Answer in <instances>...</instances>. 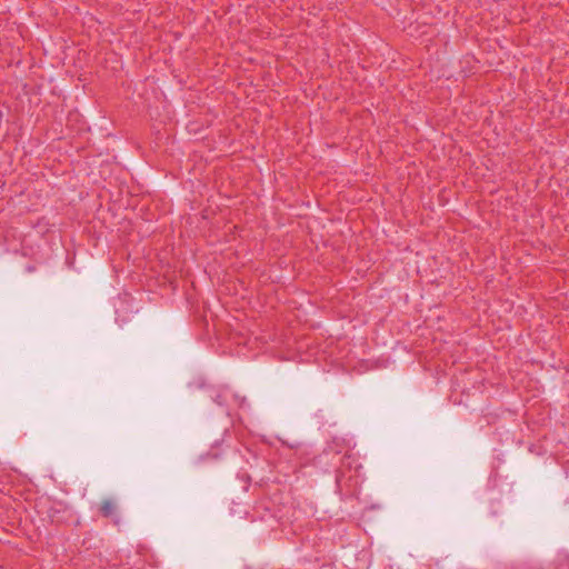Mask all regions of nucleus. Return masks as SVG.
Masks as SVG:
<instances>
[{"label":"nucleus","instance_id":"f257e3e1","mask_svg":"<svg viewBox=\"0 0 569 569\" xmlns=\"http://www.w3.org/2000/svg\"><path fill=\"white\" fill-rule=\"evenodd\" d=\"M118 505L112 499H106L101 502L100 512L103 517L110 518L117 513Z\"/></svg>","mask_w":569,"mask_h":569}]
</instances>
